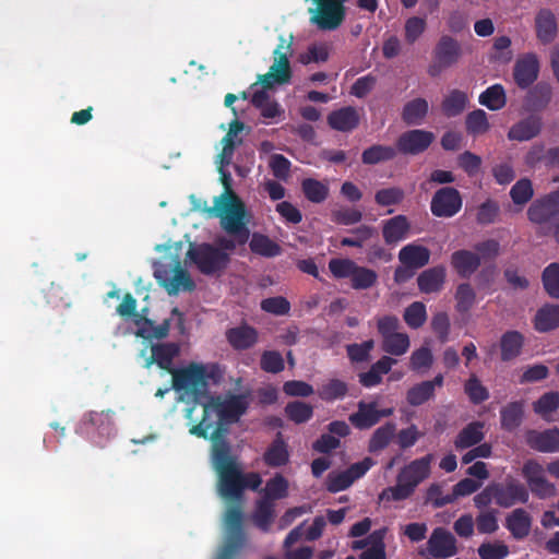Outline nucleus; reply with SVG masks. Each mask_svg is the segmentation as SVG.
<instances>
[{"mask_svg":"<svg viewBox=\"0 0 559 559\" xmlns=\"http://www.w3.org/2000/svg\"><path fill=\"white\" fill-rule=\"evenodd\" d=\"M173 388L179 393V401L186 402L185 418L189 432L204 439L222 436L227 426L236 423L247 411L246 395H204L209 379L214 376V366L190 364L171 372Z\"/></svg>","mask_w":559,"mask_h":559,"instance_id":"1","label":"nucleus"},{"mask_svg":"<svg viewBox=\"0 0 559 559\" xmlns=\"http://www.w3.org/2000/svg\"><path fill=\"white\" fill-rule=\"evenodd\" d=\"M212 441L211 463L217 475L218 496L227 503L223 518V545L216 559H234L245 546L240 499L245 488L257 489L262 478L257 473L243 474L237 460L230 454L229 444L222 436Z\"/></svg>","mask_w":559,"mask_h":559,"instance_id":"2","label":"nucleus"},{"mask_svg":"<svg viewBox=\"0 0 559 559\" xmlns=\"http://www.w3.org/2000/svg\"><path fill=\"white\" fill-rule=\"evenodd\" d=\"M155 251L160 253L159 259L153 263L154 276L159 286L171 296L193 290L194 281L180 262L183 243L176 241L156 245Z\"/></svg>","mask_w":559,"mask_h":559,"instance_id":"3","label":"nucleus"},{"mask_svg":"<svg viewBox=\"0 0 559 559\" xmlns=\"http://www.w3.org/2000/svg\"><path fill=\"white\" fill-rule=\"evenodd\" d=\"M224 191L214 198L211 216L218 217L225 231L238 238L240 243L247 241L249 214L243 202L231 189V176L227 171L219 174Z\"/></svg>","mask_w":559,"mask_h":559,"instance_id":"4","label":"nucleus"},{"mask_svg":"<svg viewBox=\"0 0 559 559\" xmlns=\"http://www.w3.org/2000/svg\"><path fill=\"white\" fill-rule=\"evenodd\" d=\"M432 456L426 455L405 465L399 473L396 485L382 490L380 501L391 502L407 499L415 488L430 475Z\"/></svg>","mask_w":559,"mask_h":559,"instance_id":"5","label":"nucleus"},{"mask_svg":"<svg viewBox=\"0 0 559 559\" xmlns=\"http://www.w3.org/2000/svg\"><path fill=\"white\" fill-rule=\"evenodd\" d=\"M235 246V241L227 238H221L216 247L209 243H190L186 255L202 273L214 274L226 267L229 261L228 251Z\"/></svg>","mask_w":559,"mask_h":559,"instance_id":"6","label":"nucleus"},{"mask_svg":"<svg viewBox=\"0 0 559 559\" xmlns=\"http://www.w3.org/2000/svg\"><path fill=\"white\" fill-rule=\"evenodd\" d=\"M528 498V491L522 484L509 479L506 484L493 483L488 485L474 497V504L480 510L489 507L491 503L509 508L515 503H526Z\"/></svg>","mask_w":559,"mask_h":559,"instance_id":"7","label":"nucleus"},{"mask_svg":"<svg viewBox=\"0 0 559 559\" xmlns=\"http://www.w3.org/2000/svg\"><path fill=\"white\" fill-rule=\"evenodd\" d=\"M293 36H280V43L273 51V63L265 74L259 75L254 84L264 90H272L275 85L287 84L292 79L289 57L292 55Z\"/></svg>","mask_w":559,"mask_h":559,"instance_id":"8","label":"nucleus"},{"mask_svg":"<svg viewBox=\"0 0 559 559\" xmlns=\"http://www.w3.org/2000/svg\"><path fill=\"white\" fill-rule=\"evenodd\" d=\"M135 322L138 325L136 335L147 341L153 338L160 340L167 336L171 329L182 336L189 333L185 317L177 308L171 310L169 317L166 318L162 324L156 325L151 320L138 317Z\"/></svg>","mask_w":559,"mask_h":559,"instance_id":"9","label":"nucleus"},{"mask_svg":"<svg viewBox=\"0 0 559 559\" xmlns=\"http://www.w3.org/2000/svg\"><path fill=\"white\" fill-rule=\"evenodd\" d=\"M400 321L393 316H383L377 319L378 332L382 337V349L394 356H403L411 346L409 336L399 332Z\"/></svg>","mask_w":559,"mask_h":559,"instance_id":"10","label":"nucleus"},{"mask_svg":"<svg viewBox=\"0 0 559 559\" xmlns=\"http://www.w3.org/2000/svg\"><path fill=\"white\" fill-rule=\"evenodd\" d=\"M318 7L310 9L311 22L322 29H335L345 16L344 2L347 0H313Z\"/></svg>","mask_w":559,"mask_h":559,"instance_id":"11","label":"nucleus"},{"mask_svg":"<svg viewBox=\"0 0 559 559\" xmlns=\"http://www.w3.org/2000/svg\"><path fill=\"white\" fill-rule=\"evenodd\" d=\"M522 475L530 490L540 499H547L557 495L555 484L545 476L542 464L535 460H528L523 464Z\"/></svg>","mask_w":559,"mask_h":559,"instance_id":"12","label":"nucleus"},{"mask_svg":"<svg viewBox=\"0 0 559 559\" xmlns=\"http://www.w3.org/2000/svg\"><path fill=\"white\" fill-rule=\"evenodd\" d=\"M421 555L427 559H447L456 554L454 536L442 527L436 528L427 543L426 551Z\"/></svg>","mask_w":559,"mask_h":559,"instance_id":"13","label":"nucleus"},{"mask_svg":"<svg viewBox=\"0 0 559 559\" xmlns=\"http://www.w3.org/2000/svg\"><path fill=\"white\" fill-rule=\"evenodd\" d=\"M393 414L392 407H382L379 400L360 402L358 411L349 416V421L359 429H367L376 425L382 417Z\"/></svg>","mask_w":559,"mask_h":559,"instance_id":"14","label":"nucleus"},{"mask_svg":"<svg viewBox=\"0 0 559 559\" xmlns=\"http://www.w3.org/2000/svg\"><path fill=\"white\" fill-rule=\"evenodd\" d=\"M372 465L373 461L366 457L361 462L353 464L346 471L330 473L326 484L328 489L337 492L348 488L356 479L362 477Z\"/></svg>","mask_w":559,"mask_h":559,"instance_id":"15","label":"nucleus"},{"mask_svg":"<svg viewBox=\"0 0 559 559\" xmlns=\"http://www.w3.org/2000/svg\"><path fill=\"white\" fill-rule=\"evenodd\" d=\"M462 56L460 43L451 36H442L435 49L436 64L430 68V74L436 75L441 69L452 67Z\"/></svg>","mask_w":559,"mask_h":559,"instance_id":"16","label":"nucleus"},{"mask_svg":"<svg viewBox=\"0 0 559 559\" xmlns=\"http://www.w3.org/2000/svg\"><path fill=\"white\" fill-rule=\"evenodd\" d=\"M179 353V346L175 343L150 344L141 350L140 357L143 359L144 367L148 368L157 364L162 369L173 372L171 361Z\"/></svg>","mask_w":559,"mask_h":559,"instance_id":"17","label":"nucleus"},{"mask_svg":"<svg viewBox=\"0 0 559 559\" xmlns=\"http://www.w3.org/2000/svg\"><path fill=\"white\" fill-rule=\"evenodd\" d=\"M462 206L460 193L454 188H442L436 192L431 200V212L438 217H451Z\"/></svg>","mask_w":559,"mask_h":559,"instance_id":"18","label":"nucleus"},{"mask_svg":"<svg viewBox=\"0 0 559 559\" xmlns=\"http://www.w3.org/2000/svg\"><path fill=\"white\" fill-rule=\"evenodd\" d=\"M539 73V59L536 53L527 52L520 56L513 68V78L520 87L533 84Z\"/></svg>","mask_w":559,"mask_h":559,"instance_id":"19","label":"nucleus"},{"mask_svg":"<svg viewBox=\"0 0 559 559\" xmlns=\"http://www.w3.org/2000/svg\"><path fill=\"white\" fill-rule=\"evenodd\" d=\"M534 224H544L549 219H559V189L547 198L534 202L527 212Z\"/></svg>","mask_w":559,"mask_h":559,"instance_id":"20","label":"nucleus"},{"mask_svg":"<svg viewBox=\"0 0 559 559\" xmlns=\"http://www.w3.org/2000/svg\"><path fill=\"white\" fill-rule=\"evenodd\" d=\"M243 130V123L239 122L237 119L230 122L228 131L226 135L221 141L222 150L216 156L215 164L217 166V170L219 174L225 171V166L229 165L234 150L236 145H238L241 140L238 138V134Z\"/></svg>","mask_w":559,"mask_h":559,"instance_id":"21","label":"nucleus"},{"mask_svg":"<svg viewBox=\"0 0 559 559\" xmlns=\"http://www.w3.org/2000/svg\"><path fill=\"white\" fill-rule=\"evenodd\" d=\"M527 444L544 453L559 452V429L551 428L545 431H528L526 435Z\"/></svg>","mask_w":559,"mask_h":559,"instance_id":"22","label":"nucleus"},{"mask_svg":"<svg viewBox=\"0 0 559 559\" xmlns=\"http://www.w3.org/2000/svg\"><path fill=\"white\" fill-rule=\"evenodd\" d=\"M433 140V134L424 130H412L400 136L399 150L405 154H417L426 150Z\"/></svg>","mask_w":559,"mask_h":559,"instance_id":"23","label":"nucleus"},{"mask_svg":"<svg viewBox=\"0 0 559 559\" xmlns=\"http://www.w3.org/2000/svg\"><path fill=\"white\" fill-rule=\"evenodd\" d=\"M250 94L252 104L259 108L263 118L275 119L284 112L281 106L270 98L269 90L261 88L258 84H252Z\"/></svg>","mask_w":559,"mask_h":559,"instance_id":"24","label":"nucleus"},{"mask_svg":"<svg viewBox=\"0 0 559 559\" xmlns=\"http://www.w3.org/2000/svg\"><path fill=\"white\" fill-rule=\"evenodd\" d=\"M411 224L406 216L396 215L382 223V236L388 245H396L407 238Z\"/></svg>","mask_w":559,"mask_h":559,"instance_id":"25","label":"nucleus"},{"mask_svg":"<svg viewBox=\"0 0 559 559\" xmlns=\"http://www.w3.org/2000/svg\"><path fill=\"white\" fill-rule=\"evenodd\" d=\"M535 32L537 39L543 44L551 43L558 32L557 20L549 9H540L535 16Z\"/></svg>","mask_w":559,"mask_h":559,"instance_id":"26","label":"nucleus"},{"mask_svg":"<svg viewBox=\"0 0 559 559\" xmlns=\"http://www.w3.org/2000/svg\"><path fill=\"white\" fill-rule=\"evenodd\" d=\"M430 251L418 243H409L399 252V260L407 267L418 269L429 262Z\"/></svg>","mask_w":559,"mask_h":559,"instance_id":"27","label":"nucleus"},{"mask_svg":"<svg viewBox=\"0 0 559 559\" xmlns=\"http://www.w3.org/2000/svg\"><path fill=\"white\" fill-rule=\"evenodd\" d=\"M451 264L461 276H469L479 266L480 257L468 250H459L452 254Z\"/></svg>","mask_w":559,"mask_h":559,"instance_id":"28","label":"nucleus"},{"mask_svg":"<svg viewBox=\"0 0 559 559\" xmlns=\"http://www.w3.org/2000/svg\"><path fill=\"white\" fill-rule=\"evenodd\" d=\"M329 124L338 131H349L354 129L359 121V115L356 109L352 107H345L335 110L329 115Z\"/></svg>","mask_w":559,"mask_h":559,"instance_id":"29","label":"nucleus"},{"mask_svg":"<svg viewBox=\"0 0 559 559\" xmlns=\"http://www.w3.org/2000/svg\"><path fill=\"white\" fill-rule=\"evenodd\" d=\"M559 325V306L545 305L534 318V326L538 332H548Z\"/></svg>","mask_w":559,"mask_h":559,"instance_id":"30","label":"nucleus"},{"mask_svg":"<svg viewBox=\"0 0 559 559\" xmlns=\"http://www.w3.org/2000/svg\"><path fill=\"white\" fill-rule=\"evenodd\" d=\"M257 332L249 325H240L227 332L229 344L236 349H246L257 342Z\"/></svg>","mask_w":559,"mask_h":559,"instance_id":"31","label":"nucleus"},{"mask_svg":"<svg viewBox=\"0 0 559 559\" xmlns=\"http://www.w3.org/2000/svg\"><path fill=\"white\" fill-rule=\"evenodd\" d=\"M507 526L515 538H523L531 530V516L524 509H515L507 518Z\"/></svg>","mask_w":559,"mask_h":559,"instance_id":"32","label":"nucleus"},{"mask_svg":"<svg viewBox=\"0 0 559 559\" xmlns=\"http://www.w3.org/2000/svg\"><path fill=\"white\" fill-rule=\"evenodd\" d=\"M540 131V122L537 118H530L522 120L514 124L509 133L508 138L515 141H528L536 136Z\"/></svg>","mask_w":559,"mask_h":559,"instance_id":"33","label":"nucleus"},{"mask_svg":"<svg viewBox=\"0 0 559 559\" xmlns=\"http://www.w3.org/2000/svg\"><path fill=\"white\" fill-rule=\"evenodd\" d=\"M427 31V20L423 16L407 17L403 26V38L407 45L417 43Z\"/></svg>","mask_w":559,"mask_h":559,"instance_id":"34","label":"nucleus"},{"mask_svg":"<svg viewBox=\"0 0 559 559\" xmlns=\"http://www.w3.org/2000/svg\"><path fill=\"white\" fill-rule=\"evenodd\" d=\"M429 109L428 102L424 98L409 100L403 109V119L406 123L418 126L423 122Z\"/></svg>","mask_w":559,"mask_h":559,"instance_id":"35","label":"nucleus"},{"mask_svg":"<svg viewBox=\"0 0 559 559\" xmlns=\"http://www.w3.org/2000/svg\"><path fill=\"white\" fill-rule=\"evenodd\" d=\"M534 412L547 421L554 420V414L559 408V394L557 392H547L543 394L534 404Z\"/></svg>","mask_w":559,"mask_h":559,"instance_id":"36","label":"nucleus"},{"mask_svg":"<svg viewBox=\"0 0 559 559\" xmlns=\"http://www.w3.org/2000/svg\"><path fill=\"white\" fill-rule=\"evenodd\" d=\"M445 272L442 267H435L423 272L418 278L419 289L424 293L438 292L444 282Z\"/></svg>","mask_w":559,"mask_h":559,"instance_id":"37","label":"nucleus"},{"mask_svg":"<svg viewBox=\"0 0 559 559\" xmlns=\"http://www.w3.org/2000/svg\"><path fill=\"white\" fill-rule=\"evenodd\" d=\"M483 424L472 423L467 425L456 437L455 448L463 450L479 443L484 439Z\"/></svg>","mask_w":559,"mask_h":559,"instance_id":"38","label":"nucleus"},{"mask_svg":"<svg viewBox=\"0 0 559 559\" xmlns=\"http://www.w3.org/2000/svg\"><path fill=\"white\" fill-rule=\"evenodd\" d=\"M523 335L516 331H509L501 337V358L502 360H510L515 358L522 348Z\"/></svg>","mask_w":559,"mask_h":559,"instance_id":"39","label":"nucleus"},{"mask_svg":"<svg viewBox=\"0 0 559 559\" xmlns=\"http://www.w3.org/2000/svg\"><path fill=\"white\" fill-rule=\"evenodd\" d=\"M467 104V94L459 90H453L444 97L442 110L448 117H454L464 111Z\"/></svg>","mask_w":559,"mask_h":559,"instance_id":"40","label":"nucleus"},{"mask_svg":"<svg viewBox=\"0 0 559 559\" xmlns=\"http://www.w3.org/2000/svg\"><path fill=\"white\" fill-rule=\"evenodd\" d=\"M479 103L490 110L501 109L507 103L504 88L500 84L488 87L479 95Z\"/></svg>","mask_w":559,"mask_h":559,"instance_id":"41","label":"nucleus"},{"mask_svg":"<svg viewBox=\"0 0 559 559\" xmlns=\"http://www.w3.org/2000/svg\"><path fill=\"white\" fill-rule=\"evenodd\" d=\"M501 425L508 430L520 426L524 415V404L522 402H512L504 406L501 412Z\"/></svg>","mask_w":559,"mask_h":559,"instance_id":"42","label":"nucleus"},{"mask_svg":"<svg viewBox=\"0 0 559 559\" xmlns=\"http://www.w3.org/2000/svg\"><path fill=\"white\" fill-rule=\"evenodd\" d=\"M384 531H374L368 536L369 545L360 555V559H385Z\"/></svg>","mask_w":559,"mask_h":559,"instance_id":"43","label":"nucleus"},{"mask_svg":"<svg viewBox=\"0 0 559 559\" xmlns=\"http://www.w3.org/2000/svg\"><path fill=\"white\" fill-rule=\"evenodd\" d=\"M465 123L467 132L473 135L484 134L490 129L487 114L481 109L469 112Z\"/></svg>","mask_w":559,"mask_h":559,"instance_id":"44","label":"nucleus"},{"mask_svg":"<svg viewBox=\"0 0 559 559\" xmlns=\"http://www.w3.org/2000/svg\"><path fill=\"white\" fill-rule=\"evenodd\" d=\"M395 156V150L392 146L373 145L362 153V162L368 165L378 164L392 159Z\"/></svg>","mask_w":559,"mask_h":559,"instance_id":"45","label":"nucleus"},{"mask_svg":"<svg viewBox=\"0 0 559 559\" xmlns=\"http://www.w3.org/2000/svg\"><path fill=\"white\" fill-rule=\"evenodd\" d=\"M288 457L286 444L280 439L275 440L264 454L266 464L274 467L286 464Z\"/></svg>","mask_w":559,"mask_h":559,"instance_id":"46","label":"nucleus"},{"mask_svg":"<svg viewBox=\"0 0 559 559\" xmlns=\"http://www.w3.org/2000/svg\"><path fill=\"white\" fill-rule=\"evenodd\" d=\"M433 356L428 346H421L414 350L409 358V366L418 372H426L432 365Z\"/></svg>","mask_w":559,"mask_h":559,"instance_id":"47","label":"nucleus"},{"mask_svg":"<svg viewBox=\"0 0 559 559\" xmlns=\"http://www.w3.org/2000/svg\"><path fill=\"white\" fill-rule=\"evenodd\" d=\"M394 435L395 425L393 424H386L378 428L370 439L369 450L376 452L384 449L389 444Z\"/></svg>","mask_w":559,"mask_h":559,"instance_id":"48","label":"nucleus"},{"mask_svg":"<svg viewBox=\"0 0 559 559\" xmlns=\"http://www.w3.org/2000/svg\"><path fill=\"white\" fill-rule=\"evenodd\" d=\"M250 248L253 252L265 257L280 254V247L263 235L254 234L250 240Z\"/></svg>","mask_w":559,"mask_h":559,"instance_id":"49","label":"nucleus"},{"mask_svg":"<svg viewBox=\"0 0 559 559\" xmlns=\"http://www.w3.org/2000/svg\"><path fill=\"white\" fill-rule=\"evenodd\" d=\"M432 395L433 383L424 381L408 390L407 401L411 405L417 406L428 401Z\"/></svg>","mask_w":559,"mask_h":559,"instance_id":"50","label":"nucleus"},{"mask_svg":"<svg viewBox=\"0 0 559 559\" xmlns=\"http://www.w3.org/2000/svg\"><path fill=\"white\" fill-rule=\"evenodd\" d=\"M329 58V47L325 44H313L309 46L307 51L298 57V61L302 64L320 63Z\"/></svg>","mask_w":559,"mask_h":559,"instance_id":"51","label":"nucleus"},{"mask_svg":"<svg viewBox=\"0 0 559 559\" xmlns=\"http://www.w3.org/2000/svg\"><path fill=\"white\" fill-rule=\"evenodd\" d=\"M427 319L425 305L416 301L408 306L404 311V320L412 329H418Z\"/></svg>","mask_w":559,"mask_h":559,"instance_id":"52","label":"nucleus"},{"mask_svg":"<svg viewBox=\"0 0 559 559\" xmlns=\"http://www.w3.org/2000/svg\"><path fill=\"white\" fill-rule=\"evenodd\" d=\"M543 284L549 296L559 298V264L551 263L544 270Z\"/></svg>","mask_w":559,"mask_h":559,"instance_id":"53","label":"nucleus"},{"mask_svg":"<svg viewBox=\"0 0 559 559\" xmlns=\"http://www.w3.org/2000/svg\"><path fill=\"white\" fill-rule=\"evenodd\" d=\"M285 413L296 424L305 423L312 416V407L304 402L295 401L288 403Z\"/></svg>","mask_w":559,"mask_h":559,"instance_id":"54","label":"nucleus"},{"mask_svg":"<svg viewBox=\"0 0 559 559\" xmlns=\"http://www.w3.org/2000/svg\"><path fill=\"white\" fill-rule=\"evenodd\" d=\"M404 192L400 188H383L376 192L374 200L380 206H393L402 202Z\"/></svg>","mask_w":559,"mask_h":559,"instance_id":"55","label":"nucleus"},{"mask_svg":"<svg viewBox=\"0 0 559 559\" xmlns=\"http://www.w3.org/2000/svg\"><path fill=\"white\" fill-rule=\"evenodd\" d=\"M352 286L355 289H366L371 287L377 281V274L370 269L356 265L352 275Z\"/></svg>","mask_w":559,"mask_h":559,"instance_id":"56","label":"nucleus"},{"mask_svg":"<svg viewBox=\"0 0 559 559\" xmlns=\"http://www.w3.org/2000/svg\"><path fill=\"white\" fill-rule=\"evenodd\" d=\"M288 480L282 475L277 474L270 479L265 485V495L270 499H282L288 495Z\"/></svg>","mask_w":559,"mask_h":559,"instance_id":"57","label":"nucleus"},{"mask_svg":"<svg viewBox=\"0 0 559 559\" xmlns=\"http://www.w3.org/2000/svg\"><path fill=\"white\" fill-rule=\"evenodd\" d=\"M480 485V483L475 481L471 478L462 479L453 487L452 495L444 498V503H450L460 497L472 495L473 492L477 491Z\"/></svg>","mask_w":559,"mask_h":559,"instance_id":"58","label":"nucleus"},{"mask_svg":"<svg viewBox=\"0 0 559 559\" xmlns=\"http://www.w3.org/2000/svg\"><path fill=\"white\" fill-rule=\"evenodd\" d=\"M510 195L515 204H525L533 197V187L528 179L519 180L510 191Z\"/></svg>","mask_w":559,"mask_h":559,"instance_id":"59","label":"nucleus"},{"mask_svg":"<svg viewBox=\"0 0 559 559\" xmlns=\"http://www.w3.org/2000/svg\"><path fill=\"white\" fill-rule=\"evenodd\" d=\"M481 559H504L509 554L507 545L500 542L486 543L478 548Z\"/></svg>","mask_w":559,"mask_h":559,"instance_id":"60","label":"nucleus"},{"mask_svg":"<svg viewBox=\"0 0 559 559\" xmlns=\"http://www.w3.org/2000/svg\"><path fill=\"white\" fill-rule=\"evenodd\" d=\"M475 292L471 285L463 283L455 293L456 307L460 311H467L475 302Z\"/></svg>","mask_w":559,"mask_h":559,"instance_id":"61","label":"nucleus"},{"mask_svg":"<svg viewBox=\"0 0 559 559\" xmlns=\"http://www.w3.org/2000/svg\"><path fill=\"white\" fill-rule=\"evenodd\" d=\"M477 530L481 534H491L498 530L497 511H481L476 519Z\"/></svg>","mask_w":559,"mask_h":559,"instance_id":"62","label":"nucleus"},{"mask_svg":"<svg viewBox=\"0 0 559 559\" xmlns=\"http://www.w3.org/2000/svg\"><path fill=\"white\" fill-rule=\"evenodd\" d=\"M306 197L312 202H321L328 195V187L314 179H307L302 183Z\"/></svg>","mask_w":559,"mask_h":559,"instance_id":"63","label":"nucleus"},{"mask_svg":"<svg viewBox=\"0 0 559 559\" xmlns=\"http://www.w3.org/2000/svg\"><path fill=\"white\" fill-rule=\"evenodd\" d=\"M356 263L349 259H334L329 263V269L337 278L350 277L356 270Z\"/></svg>","mask_w":559,"mask_h":559,"instance_id":"64","label":"nucleus"}]
</instances>
